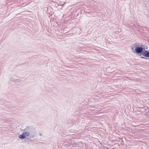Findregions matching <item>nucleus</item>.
<instances>
[{
	"instance_id": "obj_1",
	"label": "nucleus",
	"mask_w": 149,
	"mask_h": 149,
	"mask_svg": "<svg viewBox=\"0 0 149 149\" xmlns=\"http://www.w3.org/2000/svg\"><path fill=\"white\" fill-rule=\"evenodd\" d=\"M131 48L133 51L134 50L136 53L140 54L143 53L146 49L144 45L139 43L134 44Z\"/></svg>"
},
{
	"instance_id": "obj_2",
	"label": "nucleus",
	"mask_w": 149,
	"mask_h": 149,
	"mask_svg": "<svg viewBox=\"0 0 149 149\" xmlns=\"http://www.w3.org/2000/svg\"><path fill=\"white\" fill-rule=\"evenodd\" d=\"M9 79L13 82L19 83L21 81V80L18 79L17 77L15 74L11 75L9 77Z\"/></svg>"
},
{
	"instance_id": "obj_3",
	"label": "nucleus",
	"mask_w": 149,
	"mask_h": 149,
	"mask_svg": "<svg viewBox=\"0 0 149 149\" xmlns=\"http://www.w3.org/2000/svg\"><path fill=\"white\" fill-rule=\"evenodd\" d=\"M139 56L142 58H146L147 59H149V51L145 50L143 53L140 54Z\"/></svg>"
},
{
	"instance_id": "obj_4",
	"label": "nucleus",
	"mask_w": 149,
	"mask_h": 149,
	"mask_svg": "<svg viewBox=\"0 0 149 149\" xmlns=\"http://www.w3.org/2000/svg\"><path fill=\"white\" fill-rule=\"evenodd\" d=\"M23 133L24 135L25 138L30 136L31 138H33L35 135L36 134L35 132H33L32 134H30L28 132L26 131L24 132Z\"/></svg>"
},
{
	"instance_id": "obj_5",
	"label": "nucleus",
	"mask_w": 149,
	"mask_h": 149,
	"mask_svg": "<svg viewBox=\"0 0 149 149\" xmlns=\"http://www.w3.org/2000/svg\"><path fill=\"white\" fill-rule=\"evenodd\" d=\"M19 137L20 139H24L25 138L23 133L22 134H20L19 136Z\"/></svg>"
},
{
	"instance_id": "obj_6",
	"label": "nucleus",
	"mask_w": 149,
	"mask_h": 149,
	"mask_svg": "<svg viewBox=\"0 0 149 149\" xmlns=\"http://www.w3.org/2000/svg\"><path fill=\"white\" fill-rule=\"evenodd\" d=\"M39 134L40 136H41L42 135V134L40 133H39Z\"/></svg>"
}]
</instances>
